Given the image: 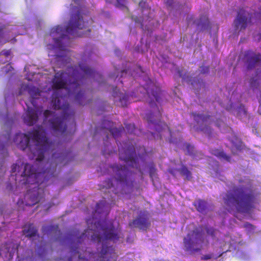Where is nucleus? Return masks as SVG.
<instances>
[{
	"mask_svg": "<svg viewBox=\"0 0 261 261\" xmlns=\"http://www.w3.org/2000/svg\"><path fill=\"white\" fill-rule=\"evenodd\" d=\"M67 71L56 72L52 80L51 87L54 90L52 95L51 103L55 110H62L61 116L55 112L46 110L43 113L44 121L48 119L52 129L57 133H65L67 121L72 120L74 127V114L70 112L69 104L65 100L70 95L76 93L75 100L80 105L84 106L88 102L85 96V92L80 90V83L85 77H95L98 74L94 69L84 63H79L78 66L69 67Z\"/></svg>",
	"mask_w": 261,
	"mask_h": 261,
	"instance_id": "nucleus-1",
	"label": "nucleus"
},
{
	"mask_svg": "<svg viewBox=\"0 0 261 261\" xmlns=\"http://www.w3.org/2000/svg\"><path fill=\"white\" fill-rule=\"evenodd\" d=\"M23 170L20 174L22 179L20 182L21 185L28 186L30 188L24 195L25 205L33 206L40 202L44 197L43 189L39 186L47 181L49 178L54 176L51 169H46L42 172H36L33 166L26 163L23 165Z\"/></svg>",
	"mask_w": 261,
	"mask_h": 261,
	"instance_id": "nucleus-2",
	"label": "nucleus"
},
{
	"mask_svg": "<svg viewBox=\"0 0 261 261\" xmlns=\"http://www.w3.org/2000/svg\"><path fill=\"white\" fill-rule=\"evenodd\" d=\"M72 9L73 12L70 19L66 28H63L61 25H57L51 28L50 31V35L54 38L55 47L64 52L62 55H56L57 62L65 61L66 62H69L70 60V58L66 55L67 50L62 43L61 40L68 35L74 37H78L77 30H82L88 27V21H85L81 14V7H74Z\"/></svg>",
	"mask_w": 261,
	"mask_h": 261,
	"instance_id": "nucleus-3",
	"label": "nucleus"
},
{
	"mask_svg": "<svg viewBox=\"0 0 261 261\" xmlns=\"http://www.w3.org/2000/svg\"><path fill=\"white\" fill-rule=\"evenodd\" d=\"M31 134V139L27 134L17 133L14 138V142L19 149L22 150L28 149L32 154V156L29 154L32 159L42 161L44 159L45 152L51 147V143L48 141L42 127H39Z\"/></svg>",
	"mask_w": 261,
	"mask_h": 261,
	"instance_id": "nucleus-4",
	"label": "nucleus"
},
{
	"mask_svg": "<svg viewBox=\"0 0 261 261\" xmlns=\"http://www.w3.org/2000/svg\"><path fill=\"white\" fill-rule=\"evenodd\" d=\"M100 226L98 233H94L91 236L92 240L97 243H101L100 249L97 248L96 253V261H117L118 254L115 248L108 244V241L114 242L118 241L120 237V232L114 227L111 222L106 223L102 225L98 223Z\"/></svg>",
	"mask_w": 261,
	"mask_h": 261,
	"instance_id": "nucleus-5",
	"label": "nucleus"
},
{
	"mask_svg": "<svg viewBox=\"0 0 261 261\" xmlns=\"http://www.w3.org/2000/svg\"><path fill=\"white\" fill-rule=\"evenodd\" d=\"M145 89L150 99L149 106L152 109L146 115L148 127L150 129L154 130V132H151V134L155 139H161L162 136L160 133L163 130L167 129L170 134L171 133L167 124L160 121L162 112L155 103V102H160L163 95L162 91L160 87L154 85L152 83H150Z\"/></svg>",
	"mask_w": 261,
	"mask_h": 261,
	"instance_id": "nucleus-6",
	"label": "nucleus"
},
{
	"mask_svg": "<svg viewBox=\"0 0 261 261\" xmlns=\"http://www.w3.org/2000/svg\"><path fill=\"white\" fill-rule=\"evenodd\" d=\"M243 187H234L224 197V203L228 206H234L240 213L248 214L254 207L255 196L251 191L246 193Z\"/></svg>",
	"mask_w": 261,
	"mask_h": 261,
	"instance_id": "nucleus-7",
	"label": "nucleus"
},
{
	"mask_svg": "<svg viewBox=\"0 0 261 261\" xmlns=\"http://www.w3.org/2000/svg\"><path fill=\"white\" fill-rule=\"evenodd\" d=\"M113 122L111 121L105 120L102 122V128L108 130L112 136L116 139L120 136L122 132L124 130L123 126L119 128L113 127ZM116 143L118 146V151L119 154V159L123 161L127 165L133 168H138L139 166V158H142V155L139 154L137 155L134 146H128L126 148L125 147H120L117 140H116Z\"/></svg>",
	"mask_w": 261,
	"mask_h": 261,
	"instance_id": "nucleus-8",
	"label": "nucleus"
},
{
	"mask_svg": "<svg viewBox=\"0 0 261 261\" xmlns=\"http://www.w3.org/2000/svg\"><path fill=\"white\" fill-rule=\"evenodd\" d=\"M28 90L29 94L31 96V103L33 107H30L25 102L27 110L23 115L24 122L28 125L32 126L35 124L38 120L39 116L42 114V110L34 104V99L38 98L40 96V91L38 88L34 86H30L29 85H23L19 92L21 95V89Z\"/></svg>",
	"mask_w": 261,
	"mask_h": 261,
	"instance_id": "nucleus-9",
	"label": "nucleus"
},
{
	"mask_svg": "<svg viewBox=\"0 0 261 261\" xmlns=\"http://www.w3.org/2000/svg\"><path fill=\"white\" fill-rule=\"evenodd\" d=\"M111 168L115 174L114 177L116 182V188L113 192L117 194V190L125 191L133 188L134 178L133 173L125 166H119L117 164L111 166Z\"/></svg>",
	"mask_w": 261,
	"mask_h": 261,
	"instance_id": "nucleus-10",
	"label": "nucleus"
},
{
	"mask_svg": "<svg viewBox=\"0 0 261 261\" xmlns=\"http://www.w3.org/2000/svg\"><path fill=\"white\" fill-rule=\"evenodd\" d=\"M202 231L196 228L184 238V244L186 251H189L191 254L200 252L201 251L204 241V239L201 237Z\"/></svg>",
	"mask_w": 261,
	"mask_h": 261,
	"instance_id": "nucleus-11",
	"label": "nucleus"
},
{
	"mask_svg": "<svg viewBox=\"0 0 261 261\" xmlns=\"http://www.w3.org/2000/svg\"><path fill=\"white\" fill-rule=\"evenodd\" d=\"M149 214L147 211H140L137 217L128 223L131 228H137L141 230H146L150 226Z\"/></svg>",
	"mask_w": 261,
	"mask_h": 261,
	"instance_id": "nucleus-12",
	"label": "nucleus"
},
{
	"mask_svg": "<svg viewBox=\"0 0 261 261\" xmlns=\"http://www.w3.org/2000/svg\"><path fill=\"white\" fill-rule=\"evenodd\" d=\"M193 116L194 120L199 124V129L210 137L212 134V129L205 123L211 119V116L209 115H204L203 114H197L195 112L191 113Z\"/></svg>",
	"mask_w": 261,
	"mask_h": 261,
	"instance_id": "nucleus-13",
	"label": "nucleus"
},
{
	"mask_svg": "<svg viewBox=\"0 0 261 261\" xmlns=\"http://www.w3.org/2000/svg\"><path fill=\"white\" fill-rule=\"evenodd\" d=\"M87 231H85V232L83 233L82 234L77 238L78 243L81 245L80 247H71V255L72 257L74 256L78 255V258L81 261H87L88 258H90L93 254L91 252L89 251H87V250L84 251L83 249H81V247H83L82 246V242L87 237L86 234Z\"/></svg>",
	"mask_w": 261,
	"mask_h": 261,
	"instance_id": "nucleus-14",
	"label": "nucleus"
},
{
	"mask_svg": "<svg viewBox=\"0 0 261 261\" xmlns=\"http://www.w3.org/2000/svg\"><path fill=\"white\" fill-rule=\"evenodd\" d=\"M243 60L247 69H252L261 61V55L251 50H247L245 51Z\"/></svg>",
	"mask_w": 261,
	"mask_h": 261,
	"instance_id": "nucleus-15",
	"label": "nucleus"
},
{
	"mask_svg": "<svg viewBox=\"0 0 261 261\" xmlns=\"http://www.w3.org/2000/svg\"><path fill=\"white\" fill-rule=\"evenodd\" d=\"M252 17L251 14L243 8L240 9L234 21L236 30H240V31L245 30L247 27L248 20L251 19Z\"/></svg>",
	"mask_w": 261,
	"mask_h": 261,
	"instance_id": "nucleus-16",
	"label": "nucleus"
},
{
	"mask_svg": "<svg viewBox=\"0 0 261 261\" xmlns=\"http://www.w3.org/2000/svg\"><path fill=\"white\" fill-rule=\"evenodd\" d=\"M113 96L116 98H119V103L117 105L119 106L124 107L127 105L128 103V95L126 93H122L119 92V90L117 89V87L113 89Z\"/></svg>",
	"mask_w": 261,
	"mask_h": 261,
	"instance_id": "nucleus-17",
	"label": "nucleus"
},
{
	"mask_svg": "<svg viewBox=\"0 0 261 261\" xmlns=\"http://www.w3.org/2000/svg\"><path fill=\"white\" fill-rule=\"evenodd\" d=\"M42 232L44 234H60L61 232L59 229L58 225H45L43 226L42 228Z\"/></svg>",
	"mask_w": 261,
	"mask_h": 261,
	"instance_id": "nucleus-18",
	"label": "nucleus"
},
{
	"mask_svg": "<svg viewBox=\"0 0 261 261\" xmlns=\"http://www.w3.org/2000/svg\"><path fill=\"white\" fill-rule=\"evenodd\" d=\"M177 72L179 77H182L184 81L187 82L188 83H191V85L194 86H195L196 85H199L198 86V88H201V85H203L202 81L197 80V81H196L194 79L192 80V77H189L188 76H187L185 74L183 75L182 70L178 69L177 70Z\"/></svg>",
	"mask_w": 261,
	"mask_h": 261,
	"instance_id": "nucleus-19",
	"label": "nucleus"
},
{
	"mask_svg": "<svg viewBox=\"0 0 261 261\" xmlns=\"http://www.w3.org/2000/svg\"><path fill=\"white\" fill-rule=\"evenodd\" d=\"M193 205L199 212L202 214L206 213L207 206L206 202L204 200L198 199L194 202Z\"/></svg>",
	"mask_w": 261,
	"mask_h": 261,
	"instance_id": "nucleus-20",
	"label": "nucleus"
},
{
	"mask_svg": "<svg viewBox=\"0 0 261 261\" xmlns=\"http://www.w3.org/2000/svg\"><path fill=\"white\" fill-rule=\"evenodd\" d=\"M23 234L28 238L36 236L38 230L33 224H30L27 229L22 230Z\"/></svg>",
	"mask_w": 261,
	"mask_h": 261,
	"instance_id": "nucleus-21",
	"label": "nucleus"
},
{
	"mask_svg": "<svg viewBox=\"0 0 261 261\" xmlns=\"http://www.w3.org/2000/svg\"><path fill=\"white\" fill-rule=\"evenodd\" d=\"M211 153L220 159H223L228 162L230 161V157L227 155L223 150L212 149L211 150Z\"/></svg>",
	"mask_w": 261,
	"mask_h": 261,
	"instance_id": "nucleus-22",
	"label": "nucleus"
},
{
	"mask_svg": "<svg viewBox=\"0 0 261 261\" xmlns=\"http://www.w3.org/2000/svg\"><path fill=\"white\" fill-rule=\"evenodd\" d=\"M178 171L182 176L185 177L186 180H190L192 178V172L188 170L185 165H182L180 168L178 169Z\"/></svg>",
	"mask_w": 261,
	"mask_h": 261,
	"instance_id": "nucleus-23",
	"label": "nucleus"
},
{
	"mask_svg": "<svg viewBox=\"0 0 261 261\" xmlns=\"http://www.w3.org/2000/svg\"><path fill=\"white\" fill-rule=\"evenodd\" d=\"M107 139L104 140V149L102 151L103 154L106 155L107 154L110 155L115 152V151L113 149V147L109 144L108 136H106Z\"/></svg>",
	"mask_w": 261,
	"mask_h": 261,
	"instance_id": "nucleus-24",
	"label": "nucleus"
},
{
	"mask_svg": "<svg viewBox=\"0 0 261 261\" xmlns=\"http://www.w3.org/2000/svg\"><path fill=\"white\" fill-rule=\"evenodd\" d=\"M7 35L5 32H4L2 28H0V43L4 44L7 42L12 41L13 42L16 41V39L14 37L12 39H10L9 37H6V36Z\"/></svg>",
	"mask_w": 261,
	"mask_h": 261,
	"instance_id": "nucleus-25",
	"label": "nucleus"
},
{
	"mask_svg": "<svg viewBox=\"0 0 261 261\" xmlns=\"http://www.w3.org/2000/svg\"><path fill=\"white\" fill-rule=\"evenodd\" d=\"M249 86L251 88L254 90L258 88L259 86V82L257 75H255L250 78L249 80Z\"/></svg>",
	"mask_w": 261,
	"mask_h": 261,
	"instance_id": "nucleus-26",
	"label": "nucleus"
},
{
	"mask_svg": "<svg viewBox=\"0 0 261 261\" xmlns=\"http://www.w3.org/2000/svg\"><path fill=\"white\" fill-rule=\"evenodd\" d=\"M112 179H108V180L103 181L102 185H100V190H103L104 189H109L114 187Z\"/></svg>",
	"mask_w": 261,
	"mask_h": 261,
	"instance_id": "nucleus-27",
	"label": "nucleus"
},
{
	"mask_svg": "<svg viewBox=\"0 0 261 261\" xmlns=\"http://www.w3.org/2000/svg\"><path fill=\"white\" fill-rule=\"evenodd\" d=\"M107 202L105 201H101L96 205L95 212L100 214L102 213L106 206Z\"/></svg>",
	"mask_w": 261,
	"mask_h": 261,
	"instance_id": "nucleus-28",
	"label": "nucleus"
},
{
	"mask_svg": "<svg viewBox=\"0 0 261 261\" xmlns=\"http://www.w3.org/2000/svg\"><path fill=\"white\" fill-rule=\"evenodd\" d=\"M133 75V73L130 68L128 67L127 69H123L121 71V75L120 77L126 78V77H131Z\"/></svg>",
	"mask_w": 261,
	"mask_h": 261,
	"instance_id": "nucleus-29",
	"label": "nucleus"
},
{
	"mask_svg": "<svg viewBox=\"0 0 261 261\" xmlns=\"http://www.w3.org/2000/svg\"><path fill=\"white\" fill-rule=\"evenodd\" d=\"M127 132L132 134L135 133L136 128L133 123L125 124L124 123Z\"/></svg>",
	"mask_w": 261,
	"mask_h": 261,
	"instance_id": "nucleus-30",
	"label": "nucleus"
},
{
	"mask_svg": "<svg viewBox=\"0 0 261 261\" xmlns=\"http://www.w3.org/2000/svg\"><path fill=\"white\" fill-rule=\"evenodd\" d=\"M149 173L150 178L153 179L156 175V170L154 164H151L149 166Z\"/></svg>",
	"mask_w": 261,
	"mask_h": 261,
	"instance_id": "nucleus-31",
	"label": "nucleus"
},
{
	"mask_svg": "<svg viewBox=\"0 0 261 261\" xmlns=\"http://www.w3.org/2000/svg\"><path fill=\"white\" fill-rule=\"evenodd\" d=\"M186 149L187 150V152L189 155H194V147L193 146L191 145L189 143L186 144Z\"/></svg>",
	"mask_w": 261,
	"mask_h": 261,
	"instance_id": "nucleus-32",
	"label": "nucleus"
},
{
	"mask_svg": "<svg viewBox=\"0 0 261 261\" xmlns=\"http://www.w3.org/2000/svg\"><path fill=\"white\" fill-rule=\"evenodd\" d=\"M205 230L208 235L211 236L212 238L215 237L216 229L213 227H206Z\"/></svg>",
	"mask_w": 261,
	"mask_h": 261,
	"instance_id": "nucleus-33",
	"label": "nucleus"
},
{
	"mask_svg": "<svg viewBox=\"0 0 261 261\" xmlns=\"http://www.w3.org/2000/svg\"><path fill=\"white\" fill-rule=\"evenodd\" d=\"M53 158L58 159L59 161H62L63 160H65L66 158V156L63 155V154H60V155H56V153H55L53 154Z\"/></svg>",
	"mask_w": 261,
	"mask_h": 261,
	"instance_id": "nucleus-34",
	"label": "nucleus"
},
{
	"mask_svg": "<svg viewBox=\"0 0 261 261\" xmlns=\"http://www.w3.org/2000/svg\"><path fill=\"white\" fill-rule=\"evenodd\" d=\"M19 168V165H18L17 163H15V164H13L12 165V167H11V173H15L17 170H18Z\"/></svg>",
	"mask_w": 261,
	"mask_h": 261,
	"instance_id": "nucleus-35",
	"label": "nucleus"
},
{
	"mask_svg": "<svg viewBox=\"0 0 261 261\" xmlns=\"http://www.w3.org/2000/svg\"><path fill=\"white\" fill-rule=\"evenodd\" d=\"M11 49L6 50L4 49L3 50L1 53L0 55L5 56L6 57H8L11 55Z\"/></svg>",
	"mask_w": 261,
	"mask_h": 261,
	"instance_id": "nucleus-36",
	"label": "nucleus"
},
{
	"mask_svg": "<svg viewBox=\"0 0 261 261\" xmlns=\"http://www.w3.org/2000/svg\"><path fill=\"white\" fill-rule=\"evenodd\" d=\"M200 72L202 74H204L208 72L209 68L208 66H202L201 67H200Z\"/></svg>",
	"mask_w": 261,
	"mask_h": 261,
	"instance_id": "nucleus-37",
	"label": "nucleus"
},
{
	"mask_svg": "<svg viewBox=\"0 0 261 261\" xmlns=\"http://www.w3.org/2000/svg\"><path fill=\"white\" fill-rule=\"evenodd\" d=\"M178 169L174 168H171L168 170V172L172 175L173 176H176V172L177 171H178Z\"/></svg>",
	"mask_w": 261,
	"mask_h": 261,
	"instance_id": "nucleus-38",
	"label": "nucleus"
},
{
	"mask_svg": "<svg viewBox=\"0 0 261 261\" xmlns=\"http://www.w3.org/2000/svg\"><path fill=\"white\" fill-rule=\"evenodd\" d=\"M213 257V255L212 254H208L204 255L203 256L201 257L202 260H208L210 259H211Z\"/></svg>",
	"mask_w": 261,
	"mask_h": 261,
	"instance_id": "nucleus-39",
	"label": "nucleus"
},
{
	"mask_svg": "<svg viewBox=\"0 0 261 261\" xmlns=\"http://www.w3.org/2000/svg\"><path fill=\"white\" fill-rule=\"evenodd\" d=\"M223 121L220 119H217L215 122V124L218 127H220Z\"/></svg>",
	"mask_w": 261,
	"mask_h": 261,
	"instance_id": "nucleus-40",
	"label": "nucleus"
},
{
	"mask_svg": "<svg viewBox=\"0 0 261 261\" xmlns=\"http://www.w3.org/2000/svg\"><path fill=\"white\" fill-rule=\"evenodd\" d=\"M166 3L167 6H171L173 4V0H167Z\"/></svg>",
	"mask_w": 261,
	"mask_h": 261,
	"instance_id": "nucleus-41",
	"label": "nucleus"
},
{
	"mask_svg": "<svg viewBox=\"0 0 261 261\" xmlns=\"http://www.w3.org/2000/svg\"><path fill=\"white\" fill-rule=\"evenodd\" d=\"M206 24V22H202V18L201 17L199 19V22L197 23L198 25H200V24Z\"/></svg>",
	"mask_w": 261,
	"mask_h": 261,
	"instance_id": "nucleus-42",
	"label": "nucleus"
},
{
	"mask_svg": "<svg viewBox=\"0 0 261 261\" xmlns=\"http://www.w3.org/2000/svg\"><path fill=\"white\" fill-rule=\"evenodd\" d=\"M23 201L22 200H21V199H19L17 202V205H18L19 207L20 206V205L23 204Z\"/></svg>",
	"mask_w": 261,
	"mask_h": 261,
	"instance_id": "nucleus-43",
	"label": "nucleus"
},
{
	"mask_svg": "<svg viewBox=\"0 0 261 261\" xmlns=\"http://www.w3.org/2000/svg\"><path fill=\"white\" fill-rule=\"evenodd\" d=\"M145 5V2L141 1L139 3V6L141 7H143L144 5Z\"/></svg>",
	"mask_w": 261,
	"mask_h": 261,
	"instance_id": "nucleus-44",
	"label": "nucleus"
},
{
	"mask_svg": "<svg viewBox=\"0 0 261 261\" xmlns=\"http://www.w3.org/2000/svg\"><path fill=\"white\" fill-rule=\"evenodd\" d=\"M254 15L255 16H259V17L261 16V8L259 10V12L258 13H254Z\"/></svg>",
	"mask_w": 261,
	"mask_h": 261,
	"instance_id": "nucleus-45",
	"label": "nucleus"
},
{
	"mask_svg": "<svg viewBox=\"0 0 261 261\" xmlns=\"http://www.w3.org/2000/svg\"><path fill=\"white\" fill-rule=\"evenodd\" d=\"M75 4L79 5V2H80L81 0H73Z\"/></svg>",
	"mask_w": 261,
	"mask_h": 261,
	"instance_id": "nucleus-46",
	"label": "nucleus"
},
{
	"mask_svg": "<svg viewBox=\"0 0 261 261\" xmlns=\"http://www.w3.org/2000/svg\"><path fill=\"white\" fill-rule=\"evenodd\" d=\"M222 254H223V253L220 254L219 255H218L217 256H216L215 257V259H217V258H219V257H220L222 255Z\"/></svg>",
	"mask_w": 261,
	"mask_h": 261,
	"instance_id": "nucleus-47",
	"label": "nucleus"
},
{
	"mask_svg": "<svg viewBox=\"0 0 261 261\" xmlns=\"http://www.w3.org/2000/svg\"><path fill=\"white\" fill-rule=\"evenodd\" d=\"M110 77L111 78H112H112H114V77H115V75H113V74H111V75H110Z\"/></svg>",
	"mask_w": 261,
	"mask_h": 261,
	"instance_id": "nucleus-48",
	"label": "nucleus"
},
{
	"mask_svg": "<svg viewBox=\"0 0 261 261\" xmlns=\"http://www.w3.org/2000/svg\"><path fill=\"white\" fill-rule=\"evenodd\" d=\"M138 68L140 69V71H141V72H143V71H142V68H141V67L140 66H138Z\"/></svg>",
	"mask_w": 261,
	"mask_h": 261,
	"instance_id": "nucleus-49",
	"label": "nucleus"
},
{
	"mask_svg": "<svg viewBox=\"0 0 261 261\" xmlns=\"http://www.w3.org/2000/svg\"><path fill=\"white\" fill-rule=\"evenodd\" d=\"M118 3L120 4L122 0H117Z\"/></svg>",
	"mask_w": 261,
	"mask_h": 261,
	"instance_id": "nucleus-50",
	"label": "nucleus"
},
{
	"mask_svg": "<svg viewBox=\"0 0 261 261\" xmlns=\"http://www.w3.org/2000/svg\"><path fill=\"white\" fill-rule=\"evenodd\" d=\"M205 20L207 21V17L204 16V20Z\"/></svg>",
	"mask_w": 261,
	"mask_h": 261,
	"instance_id": "nucleus-51",
	"label": "nucleus"
},
{
	"mask_svg": "<svg viewBox=\"0 0 261 261\" xmlns=\"http://www.w3.org/2000/svg\"><path fill=\"white\" fill-rule=\"evenodd\" d=\"M72 260V257H70L69 259H68V261H71Z\"/></svg>",
	"mask_w": 261,
	"mask_h": 261,
	"instance_id": "nucleus-52",
	"label": "nucleus"
},
{
	"mask_svg": "<svg viewBox=\"0 0 261 261\" xmlns=\"http://www.w3.org/2000/svg\"><path fill=\"white\" fill-rule=\"evenodd\" d=\"M242 181H243V180H242V179H240V180H239V182H240V183L242 182Z\"/></svg>",
	"mask_w": 261,
	"mask_h": 261,
	"instance_id": "nucleus-53",
	"label": "nucleus"
},
{
	"mask_svg": "<svg viewBox=\"0 0 261 261\" xmlns=\"http://www.w3.org/2000/svg\"><path fill=\"white\" fill-rule=\"evenodd\" d=\"M247 225H250V224H249V223H246L245 224V226H247Z\"/></svg>",
	"mask_w": 261,
	"mask_h": 261,
	"instance_id": "nucleus-54",
	"label": "nucleus"
},
{
	"mask_svg": "<svg viewBox=\"0 0 261 261\" xmlns=\"http://www.w3.org/2000/svg\"><path fill=\"white\" fill-rule=\"evenodd\" d=\"M87 31H88L89 33H90L91 32V30L90 29H88Z\"/></svg>",
	"mask_w": 261,
	"mask_h": 261,
	"instance_id": "nucleus-55",
	"label": "nucleus"
},
{
	"mask_svg": "<svg viewBox=\"0 0 261 261\" xmlns=\"http://www.w3.org/2000/svg\"><path fill=\"white\" fill-rule=\"evenodd\" d=\"M120 82L121 84H123V81H122V80H121V81H120Z\"/></svg>",
	"mask_w": 261,
	"mask_h": 261,
	"instance_id": "nucleus-56",
	"label": "nucleus"
},
{
	"mask_svg": "<svg viewBox=\"0 0 261 261\" xmlns=\"http://www.w3.org/2000/svg\"><path fill=\"white\" fill-rule=\"evenodd\" d=\"M8 252H10V254H11V251H10L9 250V249H8Z\"/></svg>",
	"mask_w": 261,
	"mask_h": 261,
	"instance_id": "nucleus-57",
	"label": "nucleus"
},
{
	"mask_svg": "<svg viewBox=\"0 0 261 261\" xmlns=\"http://www.w3.org/2000/svg\"><path fill=\"white\" fill-rule=\"evenodd\" d=\"M118 77V75H117V76H116V77L115 79H116Z\"/></svg>",
	"mask_w": 261,
	"mask_h": 261,
	"instance_id": "nucleus-58",
	"label": "nucleus"
},
{
	"mask_svg": "<svg viewBox=\"0 0 261 261\" xmlns=\"http://www.w3.org/2000/svg\"><path fill=\"white\" fill-rule=\"evenodd\" d=\"M11 177H13V175L12 174L11 175Z\"/></svg>",
	"mask_w": 261,
	"mask_h": 261,
	"instance_id": "nucleus-59",
	"label": "nucleus"
},
{
	"mask_svg": "<svg viewBox=\"0 0 261 261\" xmlns=\"http://www.w3.org/2000/svg\"><path fill=\"white\" fill-rule=\"evenodd\" d=\"M114 101H115V102H117V100H116V99H115V100H114Z\"/></svg>",
	"mask_w": 261,
	"mask_h": 261,
	"instance_id": "nucleus-60",
	"label": "nucleus"
}]
</instances>
